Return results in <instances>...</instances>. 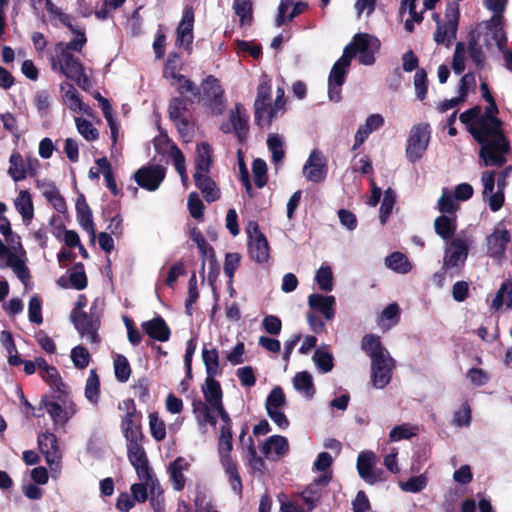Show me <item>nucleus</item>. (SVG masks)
<instances>
[{
    "label": "nucleus",
    "mask_w": 512,
    "mask_h": 512,
    "mask_svg": "<svg viewBox=\"0 0 512 512\" xmlns=\"http://www.w3.org/2000/svg\"><path fill=\"white\" fill-rule=\"evenodd\" d=\"M38 446L41 453L45 456L46 463L51 468L53 465L59 466L62 454L55 434L48 431L40 434L38 436Z\"/></svg>",
    "instance_id": "obj_21"
},
{
    "label": "nucleus",
    "mask_w": 512,
    "mask_h": 512,
    "mask_svg": "<svg viewBox=\"0 0 512 512\" xmlns=\"http://www.w3.org/2000/svg\"><path fill=\"white\" fill-rule=\"evenodd\" d=\"M377 457L374 452L365 450L357 458V471L362 480L370 485L383 481V470L375 468Z\"/></svg>",
    "instance_id": "obj_15"
},
{
    "label": "nucleus",
    "mask_w": 512,
    "mask_h": 512,
    "mask_svg": "<svg viewBox=\"0 0 512 512\" xmlns=\"http://www.w3.org/2000/svg\"><path fill=\"white\" fill-rule=\"evenodd\" d=\"M455 198L452 196L447 188H443L442 195L438 200V209L443 214L455 216L458 206L455 203Z\"/></svg>",
    "instance_id": "obj_59"
},
{
    "label": "nucleus",
    "mask_w": 512,
    "mask_h": 512,
    "mask_svg": "<svg viewBox=\"0 0 512 512\" xmlns=\"http://www.w3.org/2000/svg\"><path fill=\"white\" fill-rule=\"evenodd\" d=\"M396 194L395 191L391 188H388L384 193V198L382 200L380 206V215L379 220L381 224H385L387 219L392 213L393 207L395 205Z\"/></svg>",
    "instance_id": "obj_54"
},
{
    "label": "nucleus",
    "mask_w": 512,
    "mask_h": 512,
    "mask_svg": "<svg viewBox=\"0 0 512 512\" xmlns=\"http://www.w3.org/2000/svg\"><path fill=\"white\" fill-rule=\"evenodd\" d=\"M512 173V166L505 167L497 175V191L491 196L489 207L492 211L496 212L501 209L504 203V190L507 185V179Z\"/></svg>",
    "instance_id": "obj_36"
},
{
    "label": "nucleus",
    "mask_w": 512,
    "mask_h": 512,
    "mask_svg": "<svg viewBox=\"0 0 512 512\" xmlns=\"http://www.w3.org/2000/svg\"><path fill=\"white\" fill-rule=\"evenodd\" d=\"M431 137V128L428 123H419L410 129L406 146V157L411 163L422 158L428 148Z\"/></svg>",
    "instance_id": "obj_9"
},
{
    "label": "nucleus",
    "mask_w": 512,
    "mask_h": 512,
    "mask_svg": "<svg viewBox=\"0 0 512 512\" xmlns=\"http://www.w3.org/2000/svg\"><path fill=\"white\" fill-rule=\"evenodd\" d=\"M115 377L119 382H126L131 374L130 364L124 355H117L114 359Z\"/></svg>",
    "instance_id": "obj_57"
},
{
    "label": "nucleus",
    "mask_w": 512,
    "mask_h": 512,
    "mask_svg": "<svg viewBox=\"0 0 512 512\" xmlns=\"http://www.w3.org/2000/svg\"><path fill=\"white\" fill-rule=\"evenodd\" d=\"M289 450V444L284 436L273 435L267 439L262 447L263 454L268 458H280Z\"/></svg>",
    "instance_id": "obj_32"
},
{
    "label": "nucleus",
    "mask_w": 512,
    "mask_h": 512,
    "mask_svg": "<svg viewBox=\"0 0 512 512\" xmlns=\"http://www.w3.org/2000/svg\"><path fill=\"white\" fill-rule=\"evenodd\" d=\"M60 91L62 93V98L65 105L75 113H86L90 115L91 109L89 106L83 103L80 98L79 92L77 89L68 82H63L60 84Z\"/></svg>",
    "instance_id": "obj_23"
},
{
    "label": "nucleus",
    "mask_w": 512,
    "mask_h": 512,
    "mask_svg": "<svg viewBox=\"0 0 512 512\" xmlns=\"http://www.w3.org/2000/svg\"><path fill=\"white\" fill-rule=\"evenodd\" d=\"M149 427L151 435L156 441H162L165 439V423L158 417V414L155 412L149 414Z\"/></svg>",
    "instance_id": "obj_62"
},
{
    "label": "nucleus",
    "mask_w": 512,
    "mask_h": 512,
    "mask_svg": "<svg viewBox=\"0 0 512 512\" xmlns=\"http://www.w3.org/2000/svg\"><path fill=\"white\" fill-rule=\"evenodd\" d=\"M76 217L79 225L89 233L91 240L94 241L95 226L93 215L83 194L79 195L76 201Z\"/></svg>",
    "instance_id": "obj_25"
},
{
    "label": "nucleus",
    "mask_w": 512,
    "mask_h": 512,
    "mask_svg": "<svg viewBox=\"0 0 512 512\" xmlns=\"http://www.w3.org/2000/svg\"><path fill=\"white\" fill-rule=\"evenodd\" d=\"M503 305H506L507 309L512 308V281H504L498 289L493 301L492 308L499 310Z\"/></svg>",
    "instance_id": "obj_44"
},
{
    "label": "nucleus",
    "mask_w": 512,
    "mask_h": 512,
    "mask_svg": "<svg viewBox=\"0 0 512 512\" xmlns=\"http://www.w3.org/2000/svg\"><path fill=\"white\" fill-rule=\"evenodd\" d=\"M466 54L465 44L462 42L456 43L452 59V69L457 75L462 74L465 70Z\"/></svg>",
    "instance_id": "obj_55"
},
{
    "label": "nucleus",
    "mask_w": 512,
    "mask_h": 512,
    "mask_svg": "<svg viewBox=\"0 0 512 512\" xmlns=\"http://www.w3.org/2000/svg\"><path fill=\"white\" fill-rule=\"evenodd\" d=\"M428 479L424 474L409 478L407 481L399 482L402 491L408 493H419L427 487Z\"/></svg>",
    "instance_id": "obj_51"
},
{
    "label": "nucleus",
    "mask_w": 512,
    "mask_h": 512,
    "mask_svg": "<svg viewBox=\"0 0 512 512\" xmlns=\"http://www.w3.org/2000/svg\"><path fill=\"white\" fill-rule=\"evenodd\" d=\"M394 368V359L390 354L371 360V381L376 389L389 384Z\"/></svg>",
    "instance_id": "obj_19"
},
{
    "label": "nucleus",
    "mask_w": 512,
    "mask_h": 512,
    "mask_svg": "<svg viewBox=\"0 0 512 512\" xmlns=\"http://www.w3.org/2000/svg\"><path fill=\"white\" fill-rule=\"evenodd\" d=\"M485 47L474 39L471 35L468 41V54L476 68L482 70L485 66L486 56L484 54Z\"/></svg>",
    "instance_id": "obj_49"
},
{
    "label": "nucleus",
    "mask_w": 512,
    "mask_h": 512,
    "mask_svg": "<svg viewBox=\"0 0 512 512\" xmlns=\"http://www.w3.org/2000/svg\"><path fill=\"white\" fill-rule=\"evenodd\" d=\"M202 392L206 403H208L212 409L220 407V405L223 404L222 389L220 383L215 380V377H206L205 383L202 386Z\"/></svg>",
    "instance_id": "obj_37"
},
{
    "label": "nucleus",
    "mask_w": 512,
    "mask_h": 512,
    "mask_svg": "<svg viewBox=\"0 0 512 512\" xmlns=\"http://www.w3.org/2000/svg\"><path fill=\"white\" fill-rule=\"evenodd\" d=\"M100 394V380L96 370L92 369L85 384V397L91 404H98Z\"/></svg>",
    "instance_id": "obj_47"
},
{
    "label": "nucleus",
    "mask_w": 512,
    "mask_h": 512,
    "mask_svg": "<svg viewBox=\"0 0 512 512\" xmlns=\"http://www.w3.org/2000/svg\"><path fill=\"white\" fill-rule=\"evenodd\" d=\"M189 466V462L183 457H178L169 464L167 471L176 491H181L185 487L186 478L183 472L187 471Z\"/></svg>",
    "instance_id": "obj_28"
},
{
    "label": "nucleus",
    "mask_w": 512,
    "mask_h": 512,
    "mask_svg": "<svg viewBox=\"0 0 512 512\" xmlns=\"http://www.w3.org/2000/svg\"><path fill=\"white\" fill-rule=\"evenodd\" d=\"M267 146L272 154V162L274 165H279L285 156L283 138L278 134H270L267 139Z\"/></svg>",
    "instance_id": "obj_48"
},
{
    "label": "nucleus",
    "mask_w": 512,
    "mask_h": 512,
    "mask_svg": "<svg viewBox=\"0 0 512 512\" xmlns=\"http://www.w3.org/2000/svg\"><path fill=\"white\" fill-rule=\"evenodd\" d=\"M71 320L81 337L90 343L98 342L97 332L100 324L98 315L73 310Z\"/></svg>",
    "instance_id": "obj_17"
},
{
    "label": "nucleus",
    "mask_w": 512,
    "mask_h": 512,
    "mask_svg": "<svg viewBox=\"0 0 512 512\" xmlns=\"http://www.w3.org/2000/svg\"><path fill=\"white\" fill-rule=\"evenodd\" d=\"M434 228L436 234L441 237L443 240L450 241L456 235L457 223L456 216L451 215H441L438 216L434 221Z\"/></svg>",
    "instance_id": "obj_34"
},
{
    "label": "nucleus",
    "mask_w": 512,
    "mask_h": 512,
    "mask_svg": "<svg viewBox=\"0 0 512 512\" xmlns=\"http://www.w3.org/2000/svg\"><path fill=\"white\" fill-rule=\"evenodd\" d=\"M384 122V117L381 114L375 113L369 115L366 118L365 123L360 125L356 131L355 143L352 149L356 150L360 145H362L372 132L380 129L384 125Z\"/></svg>",
    "instance_id": "obj_24"
},
{
    "label": "nucleus",
    "mask_w": 512,
    "mask_h": 512,
    "mask_svg": "<svg viewBox=\"0 0 512 512\" xmlns=\"http://www.w3.org/2000/svg\"><path fill=\"white\" fill-rule=\"evenodd\" d=\"M168 111L172 121L185 118L184 114L187 111V101L181 97L173 98L170 101Z\"/></svg>",
    "instance_id": "obj_64"
},
{
    "label": "nucleus",
    "mask_w": 512,
    "mask_h": 512,
    "mask_svg": "<svg viewBox=\"0 0 512 512\" xmlns=\"http://www.w3.org/2000/svg\"><path fill=\"white\" fill-rule=\"evenodd\" d=\"M254 175V182L258 188H263L267 183V165L266 162L260 158L255 159L252 165Z\"/></svg>",
    "instance_id": "obj_63"
},
{
    "label": "nucleus",
    "mask_w": 512,
    "mask_h": 512,
    "mask_svg": "<svg viewBox=\"0 0 512 512\" xmlns=\"http://www.w3.org/2000/svg\"><path fill=\"white\" fill-rule=\"evenodd\" d=\"M445 22L437 21V30L434 34V40L437 44L449 45L452 39L455 38L458 19H459V6L457 3L450 4L445 13Z\"/></svg>",
    "instance_id": "obj_12"
},
{
    "label": "nucleus",
    "mask_w": 512,
    "mask_h": 512,
    "mask_svg": "<svg viewBox=\"0 0 512 512\" xmlns=\"http://www.w3.org/2000/svg\"><path fill=\"white\" fill-rule=\"evenodd\" d=\"M322 496V489L317 488V484H310L304 491H302L300 498L303 505L306 507V512H310L315 509L320 503Z\"/></svg>",
    "instance_id": "obj_46"
},
{
    "label": "nucleus",
    "mask_w": 512,
    "mask_h": 512,
    "mask_svg": "<svg viewBox=\"0 0 512 512\" xmlns=\"http://www.w3.org/2000/svg\"><path fill=\"white\" fill-rule=\"evenodd\" d=\"M315 281L322 291L330 292L333 289V273L329 266H321L315 275Z\"/></svg>",
    "instance_id": "obj_56"
},
{
    "label": "nucleus",
    "mask_w": 512,
    "mask_h": 512,
    "mask_svg": "<svg viewBox=\"0 0 512 512\" xmlns=\"http://www.w3.org/2000/svg\"><path fill=\"white\" fill-rule=\"evenodd\" d=\"M475 243V236L465 230L457 233L453 239L446 243L441 272L435 274V278H439V286H442L445 276L453 278L460 275L467 261L470 248Z\"/></svg>",
    "instance_id": "obj_3"
},
{
    "label": "nucleus",
    "mask_w": 512,
    "mask_h": 512,
    "mask_svg": "<svg viewBox=\"0 0 512 512\" xmlns=\"http://www.w3.org/2000/svg\"><path fill=\"white\" fill-rule=\"evenodd\" d=\"M195 185L201 191L205 200L209 203L216 201L220 197L219 189L209 174H193Z\"/></svg>",
    "instance_id": "obj_33"
},
{
    "label": "nucleus",
    "mask_w": 512,
    "mask_h": 512,
    "mask_svg": "<svg viewBox=\"0 0 512 512\" xmlns=\"http://www.w3.org/2000/svg\"><path fill=\"white\" fill-rule=\"evenodd\" d=\"M190 237L193 240V242H195V244L197 245V248L203 258L201 270L204 271L206 260H208L210 263L216 262L214 249L206 241L204 236L201 234V232L196 227H193L190 230Z\"/></svg>",
    "instance_id": "obj_38"
},
{
    "label": "nucleus",
    "mask_w": 512,
    "mask_h": 512,
    "mask_svg": "<svg viewBox=\"0 0 512 512\" xmlns=\"http://www.w3.org/2000/svg\"><path fill=\"white\" fill-rule=\"evenodd\" d=\"M271 80L262 76L257 87V96L254 102L255 120L258 124H271L279 115L285 111V91L282 87L276 90V98L273 103L271 100Z\"/></svg>",
    "instance_id": "obj_4"
},
{
    "label": "nucleus",
    "mask_w": 512,
    "mask_h": 512,
    "mask_svg": "<svg viewBox=\"0 0 512 512\" xmlns=\"http://www.w3.org/2000/svg\"><path fill=\"white\" fill-rule=\"evenodd\" d=\"M141 326L149 337L160 342H166L169 340L171 331L162 317L158 316L152 320L145 321Z\"/></svg>",
    "instance_id": "obj_27"
},
{
    "label": "nucleus",
    "mask_w": 512,
    "mask_h": 512,
    "mask_svg": "<svg viewBox=\"0 0 512 512\" xmlns=\"http://www.w3.org/2000/svg\"><path fill=\"white\" fill-rule=\"evenodd\" d=\"M193 413L200 426L210 424L215 426L217 424L216 418L211 413V407L208 403L202 400H195L192 404Z\"/></svg>",
    "instance_id": "obj_42"
},
{
    "label": "nucleus",
    "mask_w": 512,
    "mask_h": 512,
    "mask_svg": "<svg viewBox=\"0 0 512 512\" xmlns=\"http://www.w3.org/2000/svg\"><path fill=\"white\" fill-rule=\"evenodd\" d=\"M141 440L142 439L126 440L127 456L131 465L135 468L139 479L146 481L152 493H154L155 486L158 485V480L150 471L147 455L141 444Z\"/></svg>",
    "instance_id": "obj_8"
},
{
    "label": "nucleus",
    "mask_w": 512,
    "mask_h": 512,
    "mask_svg": "<svg viewBox=\"0 0 512 512\" xmlns=\"http://www.w3.org/2000/svg\"><path fill=\"white\" fill-rule=\"evenodd\" d=\"M220 130L225 134L234 131L239 142L246 141L249 132V114L241 103H236L235 108L229 111V123H222Z\"/></svg>",
    "instance_id": "obj_11"
},
{
    "label": "nucleus",
    "mask_w": 512,
    "mask_h": 512,
    "mask_svg": "<svg viewBox=\"0 0 512 512\" xmlns=\"http://www.w3.org/2000/svg\"><path fill=\"white\" fill-rule=\"evenodd\" d=\"M385 265L398 274H407L412 265L408 258L401 252H393L385 258Z\"/></svg>",
    "instance_id": "obj_43"
},
{
    "label": "nucleus",
    "mask_w": 512,
    "mask_h": 512,
    "mask_svg": "<svg viewBox=\"0 0 512 512\" xmlns=\"http://www.w3.org/2000/svg\"><path fill=\"white\" fill-rule=\"evenodd\" d=\"M361 348L371 360L390 354L388 350L382 346L380 337L374 334H367L362 338Z\"/></svg>",
    "instance_id": "obj_39"
},
{
    "label": "nucleus",
    "mask_w": 512,
    "mask_h": 512,
    "mask_svg": "<svg viewBox=\"0 0 512 512\" xmlns=\"http://www.w3.org/2000/svg\"><path fill=\"white\" fill-rule=\"evenodd\" d=\"M315 366L322 372L328 373L333 369V356L331 353L317 349L312 357Z\"/></svg>",
    "instance_id": "obj_60"
},
{
    "label": "nucleus",
    "mask_w": 512,
    "mask_h": 512,
    "mask_svg": "<svg viewBox=\"0 0 512 512\" xmlns=\"http://www.w3.org/2000/svg\"><path fill=\"white\" fill-rule=\"evenodd\" d=\"M194 20L193 7L185 6L176 30V46L183 48L188 54H191L193 51Z\"/></svg>",
    "instance_id": "obj_14"
},
{
    "label": "nucleus",
    "mask_w": 512,
    "mask_h": 512,
    "mask_svg": "<svg viewBox=\"0 0 512 512\" xmlns=\"http://www.w3.org/2000/svg\"><path fill=\"white\" fill-rule=\"evenodd\" d=\"M471 36L481 43L488 51L493 45L498 50L507 44V35L504 30V23L499 17H491L488 21L480 24Z\"/></svg>",
    "instance_id": "obj_7"
},
{
    "label": "nucleus",
    "mask_w": 512,
    "mask_h": 512,
    "mask_svg": "<svg viewBox=\"0 0 512 512\" xmlns=\"http://www.w3.org/2000/svg\"><path fill=\"white\" fill-rule=\"evenodd\" d=\"M202 361L205 365L207 377H217L222 374L217 349L204 347L202 349Z\"/></svg>",
    "instance_id": "obj_41"
},
{
    "label": "nucleus",
    "mask_w": 512,
    "mask_h": 512,
    "mask_svg": "<svg viewBox=\"0 0 512 512\" xmlns=\"http://www.w3.org/2000/svg\"><path fill=\"white\" fill-rule=\"evenodd\" d=\"M202 100H205L213 115H221L225 110L223 89L214 76L210 75L201 83Z\"/></svg>",
    "instance_id": "obj_13"
},
{
    "label": "nucleus",
    "mask_w": 512,
    "mask_h": 512,
    "mask_svg": "<svg viewBox=\"0 0 512 512\" xmlns=\"http://www.w3.org/2000/svg\"><path fill=\"white\" fill-rule=\"evenodd\" d=\"M379 40L366 33H358L343 50L342 56L334 63L328 77V97L333 102L341 100V88L348 74L352 58L358 54L361 64L369 66L375 62L374 54L379 49Z\"/></svg>",
    "instance_id": "obj_2"
},
{
    "label": "nucleus",
    "mask_w": 512,
    "mask_h": 512,
    "mask_svg": "<svg viewBox=\"0 0 512 512\" xmlns=\"http://www.w3.org/2000/svg\"><path fill=\"white\" fill-rule=\"evenodd\" d=\"M6 267H10L24 286L26 288L28 287L31 276L25 263V256H22V254L10 253L4 264L0 262V268Z\"/></svg>",
    "instance_id": "obj_26"
},
{
    "label": "nucleus",
    "mask_w": 512,
    "mask_h": 512,
    "mask_svg": "<svg viewBox=\"0 0 512 512\" xmlns=\"http://www.w3.org/2000/svg\"><path fill=\"white\" fill-rule=\"evenodd\" d=\"M399 306L396 303L389 304L382 311L378 324L384 329H390L398 322L399 319Z\"/></svg>",
    "instance_id": "obj_50"
},
{
    "label": "nucleus",
    "mask_w": 512,
    "mask_h": 512,
    "mask_svg": "<svg viewBox=\"0 0 512 512\" xmlns=\"http://www.w3.org/2000/svg\"><path fill=\"white\" fill-rule=\"evenodd\" d=\"M233 9L240 19L241 25L250 24L252 21V3L250 0H234Z\"/></svg>",
    "instance_id": "obj_53"
},
{
    "label": "nucleus",
    "mask_w": 512,
    "mask_h": 512,
    "mask_svg": "<svg viewBox=\"0 0 512 512\" xmlns=\"http://www.w3.org/2000/svg\"><path fill=\"white\" fill-rule=\"evenodd\" d=\"M44 406L55 425L62 426L68 421V413L63 409V407L59 403L54 401H46L44 403Z\"/></svg>",
    "instance_id": "obj_52"
},
{
    "label": "nucleus",
    "mask_w": 512,
    "mask_h": 512,
    "mask_svg": "<svg viewBox=\"0 0 512 512\" xmlns=\"http://www.w3.org/2000/svg\"><path fill=\"white\" fill-rule=\"evenodd\" d=\"M335 297L332 295H322L313 293L308 297V305L313 311L321 313L328 321L335 316Z\"/></svg>",
    "instance_id": "obj_22"
},
{
    "label": "nucleus",
    "mask_w": 512,
    "mask_h": 512,
    "mask_svg": "<svg viewBox=\"0 0 512 512\" xmlns=\"http://www.w3.org/2000/svg\"><path fill=\"white\" fill-rule=\"evenodd\" d=\"M119 409L125 412L121 422V429L126 440L142 439V414L136 410L133 399H125L119 404Z\"/></svg>",
    "instance_id": "obj_10"
},
{
    "label": "nucleus",
    "mask_w": 512,
    "mask_h": 512,
    "mask_svg": "<svg viewBox=\"0 0 512 512\" xmlns=\"http://www.w3.org/2000/svg\"><path fill=\"white\" fill-rule=\"evenodd\" d=\"M165 174L166 169L162 165L152 164L138 169L133 174V178L141 188L156 191L163 182Z\"/></svg>",
    "instance_id": "obj_16"
},
{
    "label": "nucleus",
    "mask_w": 512,
    "mask_h": 512,
    "mask_svg": "<svg viewBox=\"0 0 512 512\" xmlns=\"http://www.w3.org/2000/svg\"><path fill=\"white\" fill-rule=\"evenodd\" d=\"M487 102L484 112L480 106H474L461 113L459 120L479 143V157L484 165L501 167L507 162L510 143L503 133L502 121L496 117L499 110L495 100Z\"/></svg>",
    "instance_id": "obj_1"
},
{
    "label": "nucleus",
    "mask_w": 512,
    "mask_h": 512,
    "mask_svg": "<svg viewBox=\"0 0 512 512\" xmlns=\"http://www.w3.org/2000/svg\"><path fill=\"white\" fill-rule=\"evenodd\" d=\"M286 405V398L281 387H274L265 402L266 411L271 409L283 408Z\"/></svg>",
    "instance_id": "obj_61"
},
{
    "label": "nucleus",
    "mask_w": 512,
    "mask_h": 512,
    "mask_svg": "<svg viewBox=\"0 0 512 512\" xmlns=\"http://www.w3.org/2000/svg\"><path fill=\"white\" fill-rule=\"evenodd\" d=\"M9 163L8 174L15 182H19L27 177V166L19 153H12Z\"/></svg>",
    "instance_id": "obj_45"
},
{
    "label": "nucleus",
    "mask_w": 512,
    "mask_h": 512,
    "mask_svg": "<svg viewBox=\"0 0 512 512\" xmlns=\"http://www.w3.org/2000/svg\"><path fill=\"white\" fill-rule=\"evenodd\" d=\"M511 241L509 230L499 223L491 234L486 237L487 255L495 260H502L505 257L506 248Z\"/></svg>",
    "instance_id": "obj_18"
},
{
    "label": "nucleus",
    "mask_w": 512,
    "mask_h": 512,
    "mask_svg": "<svg viewBox=\"0 0 512 512\" xmlns=\"http://www.w3.org/2000/svg\"><path fill=\"white\" fill-rule=\"evenodd\" d=\"M303 174L307 180L320 183L327 174V166L322 153L318 150H313L309 155L303 167Z\"/></svg>",
    "instance_id": "obj_20"
},
{
    "label": "nucleus",
    "mask_w": 512,
    "mask_h": 512,
    "mask_svg": "<svg viewBox=\"0 0 512 512\" xmlns=\"http://www.w3.org/2000/svg\"><path fill=\"white\" fill-rule=\"evenodd\" d=\"M295 390L307 399H311L315 394L313 377L308 371H302L295 374L292 379Z\"/></svg>",
    "instance_id": "obj_40"
},
{
    "label": "nucleus",
    "mask_w": 512,
    "mask_h": 512,
    "mask_svg": "<svg viewBox=\"0 0 512 512\" xmlns=\"http://www.w3.org/2000/svg\"><path fill=\"white\" fill-rule=\"evenodd\" d=\"M212 164V147L207 142H201L195 152L194 174H209Z\"/></svg>",
    "instance_id": "obj_30"
},
{
    "label": "nucleus",
    "mask_w": 512,
    "mask_h": 512,
    "mask_svg": "<svg viewBox=\"0 0 512 512\" xmlns=\"http://www.w3.org/2000/svg\"><path fill=\"white\" fill-rule=\"evenodd\" d=\"M232 449V432H228V430L225 429V432L220 433L218 440L217 452L219 461L228 477L231 489L237 495H241L242 481L237 469V464L231 456Z\"/></svg>",
    "instance_id": "obj_6"
},
{
    "label": "nucleus",
    "mask_w": 512,
    "mask_h": 512,
    "mask_svg": "<svg viewBox=\"0 0 512 512\" xmlns=\"http://www.w3.org/2000/svg\"><path fill=\"white\" fill-rule=\"evenodd\" d=\"M75 125L77 131L87 140V141H95L99 137V133L97 129L92 125V123L82 117L75 118Z\"/></svg>",
    "instance_id": "obj_58"
},
{
    "label": "nucleus",
    "mask_w": 512,
    "mask_h": 512,
    "mask_svg": "<svg viewBox=\"0 0 512 512\" xmlns=\"http://www.w3.org/2000/svg\"><path fill=\"white\" fill-rule=\"evenodd\" d=\"M417 0H401L399 7V16L404 17L405 13L408 12L409 17L404 21V29L411 33L414 31V24L421 23L423 20V12L416 11Z\"/></svg>",
    "instance_id": "obj_31"
},
{
    "label": "nucleus",
    "mask_w": 512,
    "mask_h": 512,
    "mask_svg": "<svg viewBox=\"0 0 512 512\" xmlns=\"http://www.w3.org/2000/svg\"><path fill=\"white\" fill-rule=\"evenodd\" d=\"M64 46L55 45L50 56V64L53 71H58L66 78L73 80L83 90L91 87V81L84 73L80 61Z\"/></svg>",
    "instance_id": "obj_5"
},
{
    "label": "nucleus",
    "mask_w": 512,
    "mask_h": 512,
    "mask_svg": "<svg viewBox=\"0 0 512 512\" xmlns=\"http://www.w3.org/2000/svg\"><path fill=\"white\" fill-rule=\"evenodd\" d=\"M14 206L16 211L21 215L22 222L25 225H29L34 217V205L29 191H19L14 199Z\"/></svg>",
    "instance_id": "obj_29"
},
{
    "label": "nucleus",
    "mask_w": 512,
    "mask_h": 512,
    "mask_svg": "<svg viewBox=\"0 0 512 512\" xmlns=\"http://www.w3.org/2000/svg\"><path fill=\"white\" fill-rule=\"evenodd\" d=\"M248 251L250 257L258 262L264 263L269 258V245L264 234L251 238L248 241Z\"/></svg>",
    "instance_id": "obj_35"
}]
</instances>
